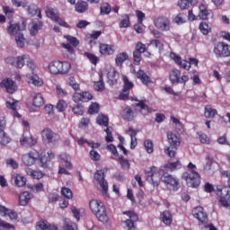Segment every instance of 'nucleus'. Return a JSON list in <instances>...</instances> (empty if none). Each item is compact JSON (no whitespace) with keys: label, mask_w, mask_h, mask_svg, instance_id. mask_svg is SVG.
<instances>
[{"label":"nucleus","mask_w":230,"mask_h":230,"mask_svg":"<svg viewBox=\"0 0 230 230\" xmlns=\"http://www.w3.org/2000/svg\"><path fill=\"white\" fill-rule=\"evenodd\" d=\"M90 209L93 215L98 218L100 222H109V217L107 216V210L103 203L98 199H91Z\"/></svg>","instance_id":"obj_1"},{"label":"nucleus","mask_w":230,"mask_h":230,"mask_svg":"<svg viewBox=\"0 0 230 230\" xmlns=\"http://www.w3.org/2000/svg\"><path fill=\"white\" fill-rule=\"evenodd\" d=\"M48 69L50 75H67L71 71V64L67 61L54 60L49 63Z\"/></svg>","instance_id":"obj_2"},{"label":"nucleus","mask_w":230,"mask_h":230,"mask_svg":"<svg viewBox=\"0 0 230 230\" xmlns=\"http://www.w3.org/2000/svg\"><path fill=\"white\" fill-rule=\"evenodd\" d=\"M167 141L170 145V146L164 147V153L169 157H175L177 155V146L181 145V137L172 132L167 133Z\"/></svg>","instance_id":"obj_3"},{"label":"nucleus","mask_w":230,"mask_h":230,"mask_svg":"<svg viewBox=\"0 0 230 230\" xmlns=\"http://www.w3.org/2000/svg\"><path fill=\"white\" fill-rule=\"evenodd\" d=\"M161 181L170 191H179V188H181L179 178L173 174L164 172L162 174Z\"/></svg>","instance_id":"obj_4"},{"label":"nucleus","mask_w":230,"mask_h":230,"mask_svg":"<svg viewBox=\"0 0 230 230\" xmlns=\"http://www.w3.org/2000/svg\"><path fill=\"white\" fill-rule=\"evenodd\" d=\"M181 179L185 181L190 188H199L200 185V174L197 171L182 172Z\"/></svg>","instance_id":"obj_5"},{"label":"nucleus","mask_w":230,"mask_h":230,"mask_svg":"<svg viewBox=\"0 0 230 230\" xmlns=\"http://www.w3.org/2000/svg\"><path fill=\"white\" fill-rule=\"evenodd\" d=\"M41 139L47 145H57L60 141V135L49 128H45L41 130Z\"/></svg>","instance_id":"obj_6"},{"label":"nucleus","mask_w":230,"mask_h":230,"mask_svg":"<svg viewBox=\"0 0 230 230\" xmlns=\"http://www.w3.org/2000/svg\"><path fill=\"white\" fill-rule=\"evenodd\" d=\"M213 53L217 58H227L230 57V45L226 42L214 44Z\"/></svg>","instance_id":"obj_7"},{"label":"nucleus","mask_w":230,"mask_h":230,"mask_svg":"<svg viewBox=\"0 0 230 230\" xmlns=\"http://www.w3.org/2000/svg\"><path fill=\"white\" fill-rule=\"evenodd\" d=\"M171 58L177 64L178 66H181L183 69H186V71H190L191 68V64L194 66H199V59L195 58H189V61L181 59V57H179L175 53H171Z\"/></svg>","instance_id":"obj_8"},{"label":"nucleus","mask_w":230,"mask_h":230,"mask_svg":"<svg viewBox=\"0 0 230 230\" xmlns=\"http://www.w3.org/2000/svg\"><path fill=\"white\" fill-rule=\"evenodd\" d=\"M216 195L219 198V202L223 208H229L230 189L229 187H218Z\"/></svg>","instance_id":"obj_9"},{"label":"nucleus","mask_w":230,"mask_h":230,"mask_svg":"<svg viewBox=\"0 0 230 230\" xmlns=\"http://www.w3.org/2000/svg\"><path fill=\"white\" fill-rule=\"evenodd\" d=\"M27 60H29V55L24 54L22 56H18L16 58L7 57L4 59V62H5V64L13 66L17 69H22V67H24V64H26Z\"/></svg>","instance_id":"obj_10"},{"label":"nucleus","mask_w":230,"mask_h":230,"mask_svg":"<svg viewBox=\"0 0 230 230\" xmlns=\"http://www.w3.org/2000/svg\"><path fill=\"white\" fill-rule=\"evenodd\" d=\"M40 157V153L37 150H31L22 156V161L25 166H33Z\"/></svg>","instance_id":"obj_11"},{"label":"nucleus","mask_w":230,"mask_h":230,"mask_svg":"<svg viewBox=\"0 0 230 230\" xmlns=\"http://www.w3.org/2000/svg\"><path fill=\"white\" fill-rule=\"evenodd\" d=\"M124 215H127L128 218L122 222V227L128 230L136 229L135 222H137V214L134 213L133 211H128L124 212Z\"/></svg>","instance_id":"obj_12"},{"label":"nucleus","mask_w":230,"mask_h":230,"mask_svg":"<svg viewBox=\"0 0 230 230\" xmlns=\"http://www.w3.org/2000/svg\"><path fill=\"white\" fill-rule=\"evenodd\" d=\"M163 173L162 169H157L156 167L151 168V172L147 174L146 181L151 182L154 187L159 186V181H161V174Z\"/></svg>","instance_id":"obj_13"},{"label":"nucleus","mask_w":230,"mask_h":230,"mask_svg":"<svg viewBox=\"0 0 230 230\" xmlns=\"http://www.w3.org/2000/svg\"><path fill=\"white\" fill-rule=\"evenodd\" d=\"M171 24L170 19L164 16H160L154 20L155 27L160 31H170Z\"/></svg>","instance_id":"obj_14"},{"label":"nucleus","mask_w":230,"mask_h":230,"mask_svg":"<svg viewBox=\"0 0 230 230\" xmlns=\"http://www.w3.org/2000/svg\"><path fill=\"white\" fill-rule=\"evenodd\" d=\"M0 87L5 89L6 93H9V94H13L18 89L17 84L10 78L3 79L0 83Z\"/></svg>","instance_id":"obj_15"},{"label":"nucleus","mask_w":230,"mask_h":230,"mask_svg":"<svg viewBox=\"0 0 230 230\" xmlns=\"http://www.w3.org/2000/svg\"><path fill=\"white\" fill-rule=\"evenodd\" d=\"M106 72H107V78H108V84L110 85H114L119 80V73L116 71V68L112 67L111 66H106Z\"/></svg>","instance_id":"obj_16"},{"label":"nucleus","mask_w":230,"mask_h":230,"mask_svg":"<svg viewBox=\"0 0 230 230\" xmlns=\"http://www.w3.org/2000/svg\"><path fill=\"white\" fill-rule=\"evenodd\" d=\"M192 215L194 218H197L199 222L201 224H207L208 222V213H206V210L202 207H196L192 210Z\"/></svg>","instance_id":"obj_17"},{"label":"nucleus","mask_w":230,"mask_h":230,"mask_svg":"<svg viewBox=\"0 0 230 230\" xmlns=\"http://www.w3.org/2000/svg\"><path fill=\"white\" fill-rule=\"evenodd\" d=\"M58 161L59 165L65 166V168H67V170H71L73 168V164H71V155H69L67 153H61L58 155Z\"/></svg>","instance_id":"obj_18"},{"label":"nucleus","mask_w":230,"mask_h":230,"mask_svg":"<svg viewBox=\"0 0 230 230\" xmlns=\"http://www.w3.org/2000/svg\"><path fill=\"white\" fill-rule=\"evenodd\" d=\"M72 100L75 103H78V102H90V100H93V94L89 92L75 93Z\"/></svg>","instance_id":"obj_19"},{"label":"nucleus","mask_w":230,"mask_h":230,"mask_svg":"<svg viewBox=\"0 0 230 230\" xmlns=\"http://www.w3.org/2000/svg\"><path fill=\"white\" fill-rule=\"evenodd\" d=\"M26 82L31 84V85H34L35 87H42V85H44L42 78L33 73L26 75Z\"/></svg>","instance_id":"obj_20"},{"label":"nucleus","mask_w":230,"mask_h":230,"mask_svg":"<svg viewBox=\"0 0 230 230\" xmlns=\"http://www.w3.org/2000/svg\"><path fill=\"white\" fill-rule=\"evenodd\" d=\"M6 31L11 37H15L17 34L22 33L21 27L19 26V24L13 22H8Z\"/></svg>","instance_id":"obj_21"},{"label":"nucleus","mask_w":230,"mask_h":230,"mask_svg":"<svg viewBox=\"0 0 230 230\" xmlns=\"http://www.w3.org/2000/svg\"><path fill=\"white\" fill-rule=\"evenodd\" d=\"M101 55H114L116 48L114 45H109L105 43H101L99 46Z\"/></svg>","instance_id":"obj_22"},{"label":"nucleus","mask_w":230,"mask_h":230,"mask_svg":"<svg viewBox=\"0 0 230 230\" xmlns=\"http://www.w3.org/2000/svg\"><path fill=\"white\" fill-rule=\"evenodd\" d=\"M20 145L22 146L28 145L29 146H35L37 145V138L33 137V136L29 135H22L20 138Z\"/></svg>","instance_id":"obj_23"},{"label":"nucleus","mask_w":230,"mask_h":230,"mask_svg":"<svg viewBox=\"0 0 230 230\" xmlns=\"http://www.w3.org/2000/svg\"><path fill=\"white\" fill-rule=\"evenodd\" d=\"M0 217H8L10 220H17V213L0 205Z\"/></svg>","instance_id":"obj_24"},{"label":"nucleus","mask_w":230,"mask_h":230,"mask_svg":"<svg viewBox=\"0 0 230 230\" xmlns=\"http://www.w3.org/2000/svg\"><path fill=\"white\" fill-rule=\"evenodd\" d=\"M99 191L102 193V197H109V182L107 180H102V181L96 182Z\"/></svg>","instance_id":"obj_25"},{"label":"nucleus","mask_w":230,"mask_h":230,"mask_svg":"<svg viewBox=\"0 0 230 230\" xmlns=\"http://www.w3.org/2000/svg\"><path fill=\"white\" fill-rule=\"evenodd\" d=\"M137 78H138L144 85H150V84H152V78H150V76H148V75L142 69L137 72Z\"/></svg>","instance_id":"obj_26"},{"label":"nucleus","mask_w":230,"mask_h":230,"mask_svg":"<svg viewBox=\"0 0 230 230\" xmlns=\"http://www.w3.org/2000/svg\"><path fill=\"white\" fill-rule=\"evenodd\" d=\"M37 230H58V226L57 225H49L48 221H40L36 226Z\"/></svg>","instance_id":"obj_27"},{"label":"nucleus","mask_w":230,"mask_h":230,"mask_svg":"<svg viewBox=\"0 0 230 230\" xmlns=\"http://www.w3.org/2000/svg\"><path fill=\"white\" fill-rule=\"evenodd\" d=\"M93 89L98 93L105 91V83H103V73L99 72V81L93 83Z\"/></svg>","instance_id":"obj_28"},{"label":"nucleus","mask_w":230,"mask_h":230,"mask_svg":"<svg viewBox=\"0 0 230 230\" xmlns=\"http://www.w3.org/2000/svg\"><path fill=\"white\" fill-rule=\"evenodd\" d=\"M164 168L169 172H177V170H182V163L180 160L170 162L164 165Z\"/></svg>","instance_id":"obj_29"},{"label":"nucleus","mask_w":230,"mask_h":230,"mask_svg":"<svg viewBox=\"0 0 230 230\" xmlns=\"http://www.w3.org/2000/svg\"><path fill=\"white\" fill-rule=\"evenodd\" d=\"M31 199V194H30V192L24 191L20 193L18 199L19 206H28V203L30 202Z\"/></svg>","instance_id":"obj_30"},{"label":"nucleus","mask_w":230,"mask_h":230,"mask_svg":"<svg viewBox=\"0 0 230 230\" xmlns=\"http://www.w3.org/2000/svg\"><path fill=\"white\" fill-rule=\"evenodd\" d=\"M160 220H162L165 226H170V224L173 222V217L172 216V213H170V211L164 210L160 215Z\"/></svg>","instance_id":"obj_31"},{"label":"nucleus","mask_w":230,"mask_h":230,"mask_svg":"<svg viewBox=\"0 0 230 230\" xmlns=\"http://www.w3.org/2000/svg\"><path fill=\"white\" fill-rule=\"evenodd\" d=\"M42 28V22H33L29 25V31L32 37H35L37 35L39 30H41Z\"/></svg>","instance_id":"obj_32"},{"label":"nucleus","mask_w":230,"mask_h":230,"mask_svg":"<svg viewBox=\"0 0 230 230\" xmlns=\"http://www.w3.org/2000/svg\"><path fill=\"white\" fill-rule=\"evenodd\" d=\"M13 180L14 181L16 186H18L19 188L26 186V178L22 174L14 173L13 175Z\"/></svg>","instance_id":"obj_33"},{"label":"nucleus","mask_w":230,"mask_h":230,"mask_svg":"<svg viewBox=\"0 0 230 230\" xmlns=\"http://www.w3.org/2000/svg\"><path fill=\"white\" fill-rule=\"evenodd\" d=\"M218 114V111L216 109H213L211 105H206L204 109V116L208 119H213Z\"/></svg>","instance_id":"obj_34"},{"label":"nucleus","mask_w":230,"mask_h":230,"mask_svg":"<svg viewBox=\"0 0 230 230\" xmlns=\"http://www.w3.org/2000/svg\"><path fill=\"white\" fill-rule=\"evenodd\" d=\"M199 8V19H202V21H206V19H208V17L209 16V11L208 10V5L205 4H200Z\"/></svg>","instance_id":"obj_35"},{"label":"nucleus","mask_w":230,"mask_h":230,"mask_svg":"<svg viewBox=\"0 0 230 230\" xmlns=\"http://www.w3.org/2000/svg\"><path fill=\"white\" fill-rule=\"evenodd\" d=\"M32 102L35 107H42V105H44L42 93H35L32 97Z\"/></svg>","instance_id":"obj_36"},{"label":"nucleus","mask_w":230,"mask_h":230,"mask_svg":"<svg viewBox=\"0 0 230 230\" xmlns=\"http://www.w3.org/2000/svg\"><path fill=\"white\" fill-rule=\"evenodd\" d=\"M14 37H15V42L18 48H22L23 46H26V42L28 41L26 40V38H24V34H22V32H19Z\"/></svg>","instance_id":"obj_37"},{"label":"nucleus","mask_w":230,"mask_h":230,"mask_svg":"<svg viewBox=\"0 0 230 230\" xmlns=\"http://www.w3.org/2000/svg\"><path fill=\"white\" fill-rule=\"evenodd\" d=\"M47 16L53 21H58V11L52 7H47L46 9Z\"/></svg>","instance_id":"obj_38"},{"label":"nucleus","mask_w":230,"mask_h":230,"mask_svg":"<svg viewBox=\"0 0 230 230\" xmlns=\"http://www.w3.org/2000/svg\"><path fill=\"white\" fill-rule=\"evenodd\" d=\"M199 30L202 35H208V33H211V26L206 22L199 23Z\"/></svg>","instance_id":"obj_39"},{"label":"nucleus","mask_w":230,"mask_h":230,"mask_svg":"<svg viewBox=\"0 0 230 230\" xmlns=\"http://www.w3.org/2000/svg\"><path fill=\"white\" fill-rule=\"evenodd\" d=\"M137 107H139V111L143 116H146L152 112V109H150V107H148V105L145 104L143 102L137 103Z\"/></svg>","instance_id":"obj_40"},{"label":"nucleus","mask_w":230,"mask_h":230,"mask_svg":"<svg viewBox=\"0 0 230 230\" xmlns=\"http://www.w3.org/2000/svg\"><path fill=\"white\" fill-rule=\"evenodd\" d=\"M134 111L129 107H127L122 111L123 119H127L128 121H132L134 119Z\"/></svg>","instance_id":"obj_41"},{"label":"nucleus","mask_w":230,"mask_h":230,"mask_svg":"<svg viewBox=\"0 0 230 230\" xmlns=\"http://www.w3.org/2000/svg\"><path fill=\"white\" fill-rule=\"evenodd\" d=\"M127 58H128V54H127V52L119 53L116 56V59H115L116 66H123V62H125Z\"/></svg>","instance_id":"obj_42"},{"label":"nucleus","mask_w":230,"mask_h":230,"mask_svg":"<svg viewBox=\"0 0 230 230\" xmlns=\"http://www.w3.org/2000/svg\"><path fill=\"white\" fill-rule=\"evenodd\" d=\"M26 173L30 177H32V179H42L44 174L40 171H33V169L27 168L26 169Z\"/></svg>","instance_id":"obj_43"},{"label":"nucleus","mask_w":230,"mask_h":230,"mask_svg":"<svg viewBox=\"0 0 230 230\" xmlns=\"http://www.w3.org/2000/svg\"><path fill=\"white\" fill-rule=\"evenodd\" d=\"M181 77V71L178 69H172L170 74V80L172 84H179V78Z\"/></svg>","instance_id":"obj_44"},{"label":"nucleus","mask_w":230,"mask_h":230,"mask_svg":"<svg viewBox=\"0 0 230 230\" xmlns=\"http://www.w3.org/2000/svg\"><path fill=\"white\" fill-rule=\"evenodd\" d=\"M149 46H152V48H155V49H158L159 53L163 52V49H164V44L160 40H152L149 42Z\"/></svg>","instance_id":"obj_45"},{"label":"nucleus","mask_w":230,"mask_h":230,"mask_svg":"<svg viewBox=\"0 0 230 230\" xmlns=\"http://www.w3.org/2000/svg\"><path fill=\"white\" fill-rule=\"evenodd\" d=\"M112 12V8L109 3H102L100 7V13L102 15H109Z\"/></svg>","instance_id":"obj_46"},{"label":"nucleus","mask_w":230,"mask_h":230,"mask_svg":"<svg viewBox=\"0 0 230 230\" xmlns=\"http://www.w3.org/2000/svg\"><path fill=\"white\" fill-rule=\"evenodd\" d=\"M178 6L181 10H188V8L193 6V0H180L178 1Z\"/></svg>","instance_id":"obj_47"},{"label":"nucleus","mask_w":230,"mask_h":230,"mask_svg":"<svg viewBox=\"0 0 230 230\" xmlns=\"http://www.w3.org/2000/svg\"><path fill=\"white\" fill-rule=\"evenodd\" d=\"M88 6L89 5L86 4V2H77L75 4V12L78 13H84V12H87Z\"/></svg>","instance_id":"obj_48"},{"label":"nucleus","mask_w":230,"mask_h":230,"mask_svg":"<svg viewBox=\"0 0 230 230\" xmlns=\"http://www.w3.org/2000/svg\"><path fill=\"white\" fill-rule=\"evenodd\" d=\"M12 141V138L3 130H0V145L6 146Z\"/></svg>","instance_id":"obj_49"},{"label":"nucleus","mask_w":230,"mask_h":230,"mask_svg":"<svg viewBox=\"0 0 230 230\" xmlns=\"http://www.w3.org/2000/svg\"><path fill=\"white\" fill-rule=\"evenodd\" d=\"M122 80L124 82L123 90L125 92L129 91L130 89H132V87H134V83H132V81H129V79L127 75H123Z\"/></svg>","instance_id":"obj_50"},{"label":"nucleus","mask_w":230,"mask_h":230,"mask_svg":"<svg viewBox=\"0 0 230 230\" xmlns=\"http://www.w3.org/2000/svg\"><path fill=\"white\" fill-rule=\"evenodd\" d=\"M197 136H198V139H199V141H200V143H202V145H209L210 139H209V137H208L206 135V133L198 132Z\"/></svg>","instance_id":"obj_51"},{"label":"nucleus","mask_w":230,"mask_h":230,"mask_svg":"<svg viewBox=\"0 0 230 230\" xmlns=\"http://www.w3.org/2000/svg\"><path fill=\"white\" fill-rule=\"evenodd\" d=\"M144 146L147 154H154V142H152V140L146 139L144 141Z\"/></svg>","instance_id":"obj_52"},{"label":"nucleus","mask_w":230,"mask_h":230,"mask_svg":"<svg viewBox=\"0 0 230 230\" xmlns=\"http://www.w3.org/2000/svg\"><path fill=\"white\" fill-rule=\"evenodd\" d=\"M211 164H213V159L211 158V155H207L205 157V164L203 166L204 172H209V170H211Z\"/></svg>","instance_id":"obj_53"},{"label":"nucleus","mask_w":230,"mask_h":230,"mask_svg":"<svg viewBox=\"0 0 230 230\" xmlns=\"http://www.w3.org/2000/svg\"><path fill=\"white\" fill-rule=\"evenodd\" d=\"M119 163L123 170H130V162L127 158L119 156Z\"/></svg>","instance_id":"obj_54"},{"label":"nucleus","mask_w":230,"mask_h":230,"mask_svg":"<svg viewBox=\"0 0 230 230\" xmlns=\"http://www.w3.org/2000/svg\"><path fill=\"white\" fill-rule=\"evenodd\" d=\"M130 26V18L128 14L122 15V20L119 22V28H128Z\"/></svg>","instance_id":"obj_55"},{"label":"nucleus","mask_w":230,"mask_h":230,"mask_svg":"<svg viewBox=\"0 0 230 230\" xmlns=\"http://www.w3.org/2000/svg\"><path fill=\"white\" fill-rule=\"evenodd\" d=\"M19 103L18 101L14 99H8L5 102L7 109H11L12 111H17V104Z\"/></svg>","instance_id":"obj_56"},{"label":"nucleus","mask_w":230,"mask_h":230,"mask_svg":"<svg viewBox=\"0 0 230 230\" xmlns=\"http://www.w3.org/2000/svg\"><path fill=\"white\" fill-rule=\"evenodd\" d=\"M38 161H40V166L41 168H44V169L49 168V160L48 159V156H46V155H41L40 156V157H39Z\"/></svg>","instance_id":"obj_57"},{"label":"nucleus","mask_w":230,"mask_h":230,"mask_svg":"<svg viewBox=\"0 0 230 230\" xmlns=\"http://www.w3.org/2000/svg\"><path fill=\"white\" fill-rule=\"evenodd\" d=\"M64 37L67 40L68 44H71L74 48H76L78 44H80V41L75 37L71 35H65Z\"/></svg>","instance_id":"obj_58"},{"label":"nucleus","mask_w":230,"mask_h":230,"mask_svg":"<svg viewBox=\"0 0 230 230\" xmlns=\"http://www.w3.org/2000/svg\"><path fill=\"white\" fill-rule=\"evenodd\" d=\"M98 125H102L103 127H109V118L105 115H99L97 118Z\"/></svg>","instance_id":"obj_59"},{"label":"nucleus","mask_w":230,"mask_h":230,"mask_svg":"<svg viewBox=\"0 0 230 230\" xmlns=\"http://www.w3.org/2000/svg\"><path fill=\"white\" fill-rule=\"evenodd\" d=\"M98 112H100V104L97 102H93L88 109V113L98 114Z\"/></svg>","instance_id":"obj_60"},{"label":"nucleus","mask_w":230,"mask_h":230,"mask_svg":"<svg viewBox=\"0 0 230 230\" xmlns=\"http://www.w3.org/2000/svg\"><path fill=\"white\" fill-rule=\"evenodd\" d=\"M94 180L96 182H101L102 181H105V172L103 170H98L94 173Z\"/></svg>","instance_id":"obj_61"},{"label":"nucleus","mask_w":230,"mask_h":230,"mask_svg":"<svg viewBox=\"0 0 230 230\" xmlns=\"http://www.w3.org/2000/svg\"><path fill=\"white\" fill-rule=\"evenodd\" d=\"M68 85L74 89V91H79L80 90V84L76 83V80L75 77L71 76L68 78Z\"/></svg>","instance_id":"obj_62"},{"label":"nucleus","mask_w":230,"mask_h":230,"mask_svg":"<svg viewBox=\"0 0 230 230\" xmlns=\"http://www.w3.org/2000/svg\"><path fill=\"white\" fill-rule=\"evenodd\" d=\"M173 22L176 24H184L186 22V17H184L183 13H179L174 17Z\"/></svg>","instance_id":"obj_63"},{"label":"nucleus","mask_w":230,"mask_h":230,"mask_svg":"<svg viewBox=\"0 0 230 230\" xmlns=\"http://www.w3.org/2000/svg\"><path fill=\"white\" fill-rule=\"evenodd\" d=\"M72 111L77 116H82L84 114V106L82 104H77L72 108Z\"/></svg>","instance_id":"obj_64"}]
</instances>
